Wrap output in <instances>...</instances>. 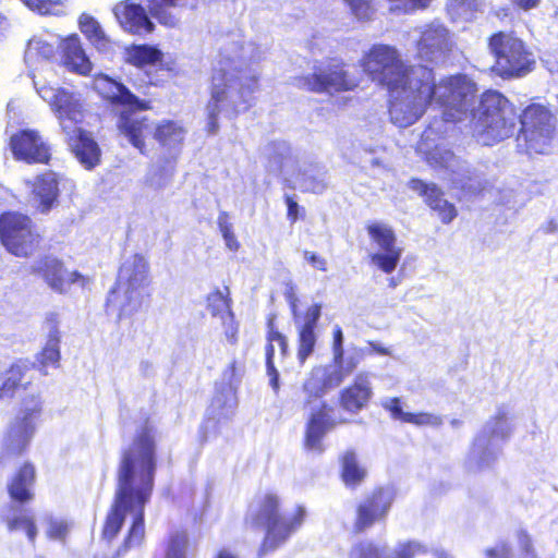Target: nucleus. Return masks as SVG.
<instances>
[{
	"label": "nucleus",
	"mask_w": 558,
	"mask_h": 558,
	"mask_svg": "<svg viewBox=\"0 0 558 558\" xmlns=\"http://www.w3.org/2000/svg\"><path fill=\"white\" fill-rule=\"evenodd\" d=\"M219 322L227 342L235 345L238 343L239 324L234 318V314H229L219 319Z\"/></svg>",
	"instance_id": "obj_53"
},
{
	"label": "nucleus",
	"mask_w": 558,
	"mask_h": 558,
	"mask_svg": "<svg viewBox=\"0 0 558 558\" xmlns=\"http://www.w3.org/2000/svg\"><path fill=\"white\" fill-rule=\"evenodd\" d=\"M342 62L332 60L315 68L312 75L300 77L296 85L313 92L350 90L356 86L355 78L344 71Z\"/></svg>",
	"instance_id": "obj_19"
},
{
	"label": "nucleus",
	"mask_w": 558,
	"mask_h": 558,
	"mask_svg": "<svg viewBox=\"0 0 558 558\" xmlns=\"http://www.w3.org/2000/svg\"><path fill=\"white\" fill-rule=\"evenodd\" d=\"M262 58V51L252 43L231 41L220 48L205 109L210 134L218 132L220 114L233 119L252 107L253 95L258 90Z\"/></svg>",
	"instance_id": "obj_2"
},
{
	"label": "nucleus",
	"mask_w": 558,
	"mask_h": 558,
	"mask_svg": "<svg viewBox=\"0 0 558 558\" xmlns=\"http://www.w3.org/2000/svg\"><path fill=\"white\" fill-rule=\"evenodd\" d=\"M322 306L319 304H313L307 310L303 317L300 319L298 316L295 319L296 327L315 329L316 324L320 317Z\"/></svg>",
	"instance_id": "obj_55"
},
{
	"label": "nucleus",
	"mask_w": 558,
	"mask_h": 558,
	"mask_svg": "<svg viewBox=\"0 0 558 558\" xmlns=\"http://www.w3.org/2000/svg\"><path fill=\"white\" fill-rule=\"evenodd\" d=\"M267 367V375L269 377V385L272 388L275 395H278L280 390V384H279V373L277 368L274 365H266Z\"/></svg>",
	"instance_id": "obj_62"
},
{
	"label": "nucleus",
	"mask_w": 558,
	"mask_h": 558,
	"mask_svg": "<svg viewBox=\"0 0 558 558\" xmlns=\"http://www.w3.org/2000/svg\"><path fill=\"white\" fill-rule=\"evenodd\" d=\"M155 470V456H123L120 462L116 493L100 532L101 538L111 543L121 532L126 514L133 513L116 557L141 546L145 539V506L153 495Z\"/></svg>",
	"instance_id": "obj_3"
},
{
	"label": "nucleus",
	"mask_w": 558,
	"mask_h": 558,
	"mask_svg": "<svg viewBox=\"0 0 558 558\" xmlns=\"http://www.w3.org/2000/svg\"><path fill=\"white\" fill-rule=\"evenodd\" d=\"M299 185L303 191L320 194L326 190L327 181L322 173L314 175L305 172L299 178Z\"/></svg>",
	"instance_id": "obj_48"
},
{
	"label": "nucleus",
	"mask_w": 558,
	"mask_h": 558,
	"mask_svg": "<svg viewBox=\"0 0 558 558\" xmlns=\"http://www.w3.org/2000/svg\"><path fill=\"white\" fill-rule=\"evenodd\" d=\"M33 82L39 97L48 104L57 118L80 163L86 169H93L99 163L100 149L92 136L80 126L85 116L82 96L71 88L43 82L36 74H33Z\"/></svg>",
	"instance_id": "obj_5"
},
{
	"label": "nucleus",
	"mask_w": 558,
	"mask_h": 558,
	"mask_svg": "<svg viewBox=\"0 0 558 558\" xmlns=\"http://www.w3.org/2000/svg\"><path fill=\"white\" fill-rule=\"evenodd\" d=\"M26 184L32 189V201L41 213L49 211L59 196V180L52 171L37 175Z\"/></svg>",
	"instance_id": "obj_25"
},
{
	"label": "nucleus",
	"mask_w": 558,
	"mask_h": 558,
	"mask_svg": "<svg viewBox=\"0 0 558 558\" xmlns=\"http://www.w3.org/2000/svg\"><path fill=\"white\" fill-rule=\"evenodd\" d=\"M365 355H371V351H367V349H356L354 354L349 355L348 357H344V353L342 354V372L344 374V378L349 376L360 364L362 359Z\"/></svg>",
	"instance_id": "obj_54"
},
{
	"label": "nucleus",
	"mask_w": 558,
	"mask_h": 558,
	"mask_svg": "<svg viewBox=\"0 0 558 558\" xmlns=\"http://www.w3.org/2000/svg\"><path fill=\"white\" fill-rule=\"evenodd\" d=\"M303 257L315 269L320 271H327V260L323 256L312 251H304Z\"/></svg>",
	"instance_id": "obj_61"
},
{
	"label": "nucleus",
	"mask_w": 558,
	"mask_h": 558,
	"mask_svg": "<svg viewBox=\"0 0 558 558\" xmlns=\"http://www.w3.org/2000/svg\"><path fill=\"white\" fill-rule=\"evenodd\" d=\"M450 10L458 17L469 20L472 17L473 12L477 9L476 0H451Z\"/></svg>",
	"instance_id": "obj_52"
},
{
	"label": "nucleus",
	"mask_w": 558,
	"mask_h": 558,
	"mask_svg": "<svg viewBox=\"0 0 558 558\" xmlns=\"http://www.w3.org/2000/svg\"><path fill=\"white\" fill-rule=\"evenodd\" d=\"M266 154L269 158H272V154L275 155L274 161L269 165L271 171H283L290 160V149L286 144H272L266 148Z\"/></svg>",
	"instance_id": "obj_44"
},
{
	"label": "nucleus",
	"mask_w": 558,
	"mask_h": 558,
	"mask_svg": "<svg viewBox=\"0 0 558 558\" xmlns=\"http://www.w3.org/2000/svg\"><path fill=\"white\" fill-rule=\"evenodd\" d=\"M519 422L520 416L511 407L499 405L474 437V449L488 451L499 448L510 440Z\"/></svg>",
	"instance_id": "obj_16"
},
{
	"label": "nucleus",
	"mask_w": 558,
	"mask_h": 558,
	"mask_svg": "<svg viewBox=\"0 0 558 558\" xmlns=\"http://www.w3.org/2000/svg\"><path fill=\"white\" fill-rule=\"evenodd\" d=\"M521 131L518 136L520 147L527 154H549L555 145L556 119L538 104L527 106L521 117Z\"/></svg>",
	"instance_id": "obj_10"
},
{
	"label": "nucleus",
	"mask_w": 558,
	"mask_h": 558,
	"mask_svg": "<svg viewBox=\"0 0 558 558\" xmlns=\"http://www.w3.org/2000/svg\"><path fill=\"white\" fill-rule=\"evenodd\" d=\"M185 129L177 121L163 120L154 128V138L168 150L178 149L185 137Z\"/></svg>",
	"instance_id": "obj_32"
},
{
	"label": "nucleus",
	"mask_w": 558,
	"mask_h": 558,
	"mask_svg": "<svg viewBox=\"0 0 558 558\" xmlns=\"http://www.w3.org/2000/svg\"><path fill=\"white\" fill-rule=\"evenodd\" d=\"M61 38L58 35L46 34L35 36L28 41L25 51V61L29 66H35L40 61H49L60 48Z\"/></svg>",
	"instance_id": "obj_29"
},
{
	"label": "nucleus",
	"mask_w": 558,
	"mask_h": 558,
	"mask_svg": "<svg viewBox=\"0 0 558 558\" xmlns=\"http://www.w3.org/2000/svg\"><path fill=\"white\" fill-rule=\"evenodd\" d=\"M411 186L425 197V202L433 210L438 213L442 222L449 223L456 218L457 210L454 206L442 198L436 185H428L420 180H413Z\"/></svg>",
	"instance_id": "obj_30"
},
{
	"label": "nucleus",
	"mask_w": 558,
	"mask_h": 558,
	"mask_svg": "<svg viewBox=\"0 0 558 558\" xmlns=\"http://www.w3.org/2000/svg\"><path fill=\"white\" fill-rule=\"evenodd\" d=\"M172 175L173 166L170 162L167 165L156 162L148 168L144 177V183L153 190H160L169 184Z\"/></svg>",
	"instance_id": "obj_38"
},
{
	"label": "nucleus",
	"mask_w": 558,
	"mask_h": 558,
	"mask_svg": "<svg viewBox=\"0 0 558 558\" xmlns=\"http://www.w3.org/2000/svg\"><path fill=\"white\" fill-rule=\"evenodd\" d=\"M149 12L155 16L161 24L166 26H175L178 19L168 12L171 8H184L187 7L190 0H146Z\"/></svg>",
	"instance_id": "obj_35"
},
{
	"label": "nucleus",
	"mask_w": 558,
	"mask_h": 558,
	"mask_svg": "<svg viewBox=\"0 0 558 558\" xmlns=\"http://www.w3.org/2000/svg\"><path fill=\"white\" fill-rule=\"evenodd\" d=\"M33 272L40 276L47 286L57 293H68L72 287L84 288L89 279L76 270L68 269L54 257H45L33 266Z\"/></svg>",
	"instance_id": "obj_20"
},
{
	"label": "nucleus",
	"mask_w": 558,
	"mask_h": 558,
	"mask_svg": "<svg viewBox=\"0 0 558 558\" xmlns=\"http://www.w3.org/2000/svg\"><path fill=\"white\" fill-rule=\"evenodd\" d=\"M208 310L211 316L218 319L233 313L230 300L222 291H216L209 295Z\"/></svg>",
	"instance_id": "obj_42"
},
{
	"label": "nucleus",
	"mask_w": 558,
	"mask_h": 558,
	"mask_svg": "<svg viewBox=\"0 0 558 558\" xmlns=\"http://www.w3.org/2000/svg\"><path fill=\"white\" fill-rule=\"evenodd\" d=\"M112 12L120 26L129 33L143 35L154 29V24L140 4L121 1L113 7Z\"/></svg>",
	"instance_id": "obj_24"
},
{
	"label": "nucleus",
	"mask_w": 558,
	"mask_h": 558,
	"mask_svg": "<svg viewBox=\"0 0 558 558\" xmlns=\"http://www.w3.org/2000/svg\"><path fill=\"white\" fill-rule=\"evenodd\" d=\"M161 52L150 46H134L128 51V60L138 66L155 64L161 60Z\"/></svg>",
	"instance_id": "obj_39"
},
{
	"label": "nucleus",
	"mask_w": 558,
	"mask_h": 558,
	"mask_svg": "<svg viewBox=\"0 0 558 558\" xmlns=\"http://www.w3.org/2000/svg\"><path fill=\"white\" fill-rule=\"evenodd\" d=\"M495 58L493 71L502 77L520 76L530 71L533 60L524 43L512 33L499 32L488 41Z\"/></svg>",
	"instance_id": "obj_11"
},
{
	"label": "nucleus",
	"mask_w": 558,
	"mask_h": 558,
	"mask_svg": "<svg viewBox=\"0 0 558 558\" xmlns=\"http://www.w3.org/2000/svg\"><path fill=\"white\" fill-rule=\"evenodd\" d=\"M427 553V548L415 541L400 543L388 558H415Z\"/></svg>",
	"instance_id": "obj_47"
},
{
	"label": "nucleus",
	"mask_w": 558,
	"mask_h": 558,
	"mask_svg": "<svg viewBox=\"0 0 558 558\" xmlns=\"http://www.w3.org/2000/svg\"><path fill=\"white\" fill-rule=\"evenodd\" d=\"M69 533V524L65 521L50 522L47 536L51 539L64 541Z\"/></svg>",
	"instance_id": "obj_60"
},
{
	"label": "nucleus",
	"mask_w": 558,
	"mask_h": 558,
	"mask_svg": "<svg viewBox=\"0 0 558 558\" xmlns=\"http://www.w3.org/2000/svg\"><path fill=\"white\" fill-rule=\"evenodd\" d=\"M380 404L390 413V416L393 420L408 423V416H410L411 412L403 411L401 400L399 398H385L381 400Z\"/></svg>",
	"instance_id": "obj_51"
},
{
	"label": "nucleus",
	"mask_w": 558,
	"mask_h": 558,
	"mask_svg": "<svg viewBox=\"0 0 558 558\" xmlns=\"http://www.w3.org/2000/svg\"><path fill=\"white\" fill-rule=\"evenodd\" d=\"M517 537H518V542H519L521 551L524 555L530 556L531 558H536V551L534 548L533 539H532L531 535L527 533V531H525V530L518 531Z\"/></svg>",
	"instance_id": "obj_59"
},
{
	"label": "nucleus",
	"mask_w": 558,
	"mask_h": 558,
	"mask_svg": "<svg viewBox=\"0 0 558 558\" xmlns=\"http://www.w3.org/2000/svg\"><path fill=\"white\" fill-rule=\"evenodd\" d=\"M27 365L23 362L13 363L0 377V400L10 401L17 388L22 386Z\"/></svg>",
	"instance_id": "obj_33"
},
{
	"label": "nucleus",
	"mask_w": 558,
	"mask_h": 558,
	"mask_svg": "<svg viewBox=\"0 0 558 558\" xmlns=\"http://www.w3.org/2000/svg\"><path fill=\"white\" fill-rule=\"evenodd\" d=\"M95 90L109 101L118 114L117 128L136 149L145 154V137L153 128L146 117L140 111L149 109L147 101L137 98L122 83L114 81L105 74L94 77Z\"/></svg>",
	"instance_id": "obj_7"
},
{
	"label": "nucleus",
	"mask_w": 558,
	"mask_h": 558,
	"mask_svg": "<svg viewBox=\"0 0 558 558\" xmlns=\"http://www.w3.org/2000/svg\"><path fill=\"white\" fill-rule=\"evenodd\" d=\"M10 147L16 160L26 163H46L50 149L37 131L23 130L11 136Z\"/></svg>",
	"instance_id": "obj_22"
},
{
	"label": "nucleus",
	"mask_w": 558,
	"mask_h": 558,
	"mask_svg": "<svg viewBox=\"0 0 558 558\" xmlns=\"http://www.w3.org/2000/svg\"><path fill=\"white\" fill-rule=\"evenodd\" d=\"M35 468L31 462L22 464L8 483V494L11 500L21 505L27 504L34 498L32 486L35 483Z\"/></svg>",
	"instance_id": "obj_26"
},
{
	"label": "nucleus",
	"mask_w": 558,
	"mask_h": 558,
	"mask_svg": "<svg viewBox=\"0 0 558 558\" xmlns=\"http://www.w3.org/2000/svg\"><path fill=\"white\" fill-rule=\"evenodd\" d=\"M450 78H462L470 85V92H449V109L445 110L448 123H465L473 135L483 145H494L510 137L517 125V114L511 102L499 92L487 90L476 100V85L464 75Z\"/></svg>",
	"instance_id": "obj_4"
},
{
	"label": "nucleus",
	"mask_w": 558,
	"mask_h": 558,
	"mask_svg": "<svg viewBox=\"0 0 558 558\" xmlns=\"http://www.w3.org/2000/svg\"><path fill=\"white\" fill-rule=\"evenodd\" d=\"M408 423L417 427L438 428L444 424V417L432 412L410 413V416H408Z\"/></svg>",
	"instance_id": "obj_45"
},
{
	"label": "nucleus",
	"mask_w": 558,
	"mask_h": 558,
	"mask_svg": "<svg viewBox=\"0 0 558 558\" xmlns=\"http://www.w3.org/2000/svg\"><path fill=\"white\" fill-rule=\"evenodd\" d=\"M305 509L298 506L291 515L281 512V501L278 495L267 493L258 502L256 512L251 519L254 526L263 525L265 536L259 545V558L275 551L302 525Z\"/></svg>",
	"instance_id": "obj_9"
},
{
	"label": "nucleus",
	"mask_w": 558,
	"mask_h": 558,
	"mask_svg": "<svg viewBox=\"0 0 558 558\" xmlns=\"http://www.w3.org/2000/svg\"><path fill=\"white\" fill-rule=\"evenodd\" d=\"M238 408L236 389L234 386H220L207 409L205 429H216L217 425H225L232 420Z\"/></svg>",
	"instance_id": "obj_23"
},
{
	"label": "nucleus",
	"mask_w": 558,
	"mask_h": 558,
	"mask_svg": "<svg viewBox=\"0 0 558 558\" xmlns=\"http://www.w3.org/2000/svg\"><path fill=\"white\" fill-rule=\"evenodd\" d=\"M367 476L366 469L356 460L355 456H343L340 477L347 487L360 486Z\"/></svg>",
	"instance_id": "obj_37"
},
{
	"label": "nucleus",
	"mask_w": 558,
	"mask_h": 558,
	"mask_svg": "<svg viewBox=\"0 0 558 558\" xmlns=\"http://www.w3.org/2000/svg\"><path fill=\"white\" fill-rule=\"evenodd\" d=\"M80 28L97 50H108L110 41L98 21H96L93 16L85 13L82 14L80 17Z\"/></svg>",
	"instance_id": "obj_36"
},
{
	"label": "nucleus",
	"mask_w": 558,
	"mask_h": 558,
	"mask_svg": "<svg viewBox=\"0 0 558 558\" xmlns=\"http://www.w3.org/2000/svg\"><path fill=\"white\" fill-rule=\"evenodd\" d=\"M43 413V400L38 395L26 396L3 435V446L12 453L26 451L36 433Z\"/></svg>",
	"instance_id": "obj_13"
},
{
	"label": "nucleus",
	"mask_w": 558,
	"mask_h": 558,
	"mask_svg": "<svg viewBox=\"0 0 558 558\" xmlns=\"http://www.w3.org/2000/svg\"><path fill=\"white\" fill-rule=\"evenodd\" d=\"M60 49L62 62L68 70L81 75H87L92 71V62L76 35L61 39Z\"/></svg>",
	"instance_id": "obj_27"
},
{
	"label": "nucleus",
	"mask_w": 558,
	"mask_h": 558,
	"mask_svg": "<svg viewBox=\"0 0 558 558\" xmlns=\"http://www.w3.org/2000/svg\"><path fill=\"white\" fill-rule=\"evenodd\" d=\"M187 535L184 532L175 533L169 537L166 558H185V547L187 545Z\"/></svg>",
	"instance_id": "obj_49"
},
{
	"label": "nucleus",
	"mask_w": 558,
	"mask_h": 558,
	"mask_svg": "<svg viewBox=\"0 0 558 558\" xmlns=\"http://www.w3.org/2000/svg\"><path fill=\"white\" fill-rule=\"evenodd\" d=\"M241 371L238 362L233 360L230 362L222 373L223 384L221 386H234L236 388L240 383Z\"/></svg>",
	"instance_id": "obj_57"
},
{
	"label": "nucleus",
	"mask_w": 558,
	"mask_h": 558,
	"mask_svg": "<svg viewBox=\"0 0 558 558\" xmlns=\"http://www.w3.org/2000/svg\"><path fill=\"white\" fill-rule=\"evenodd\" d=\"M343 380L342 365L332 362L315 366L305 378L302 390L305 395L304 408L310 413L305 435L308 450H320L324 435L333 427L347 423V418L339 410L325 401H319Z\"/></svg>",
	"instance_id": "obj_6"
},
{
	"label": "nucleus",
	"mask_w": 558,
	"mask_h": 558,
	"mask_svg": "<svg viewBox=\"0 0 558 558\" xmlns=\"http://www.w3.org/2000/svg\"><path fill=\"white\" fill-rule=\"evenodd\" d=\"M374 396L372 386V375L367 372H360L355 375L353 381L348 387L343 388L339 393L338 409L347 418L354 416L364 410Z\"/></svg>",
	"instance_id": "obj_21"
},
{
	"label": "nucleus",
	"mask_w": 558,
	"mask_h": 558,
	"mask_svg": "<svg viewBox=\"0 0 558 558\" xmlns=\"http://www.w3.org/2000/svg\"><path fill=\"white\" fill-rule=\"evenodd\" d=\"M416 43V57L427 64L445 63L456 47L453 34L440 22L433 21L412 32Z\"/></svg>",
	"instance_id": "obj_14"
},
{
	"label": "nucleus",
	"mask_w": 558,
	"mask_h": 558,
	"mask_svg": "<svg viewBox=\"0 0 558 558\" xmlns=\"http://www.w3.org/2000/svg\"><path fill=\"white\" fill-rule=\"evenodd\" d=\"M9 532L24 531L28 542L35 544L38 535V529L35 517L26 511H20L14 515H5L1 518Z\"/></svg>",
	"instance_id": "obj_34"
},
{
	"label": "nucleus",
	"mask_w": 558,
	"mask_h": 558,
	"mask_svg": "<svg viewBox=\"0 0 558 558\" xmlns=\"http://www.w3.org/2000/svg\"><path fill=\"white\" fill-rule=\"evenodd\" d=\"M149 263L138 253L126 256L119 269L116 288L107 299V310L119 319L137 313L144 303L145 289L149 286Z\"/></svg>",
	"instance_id": "obj_8"
},
{
	"label": "nucleus",
	"mask_w": 558,
	"mask_h": 558,
	"mask_svg": "<svg viewBox=\"0 0 558 558\" xmlns=\"http://www.w3.org/2000/svg\"><path fill=\"white\" fill-rule=\"evenodd\" d=\"M486 558H511L512 547L509 542L500 541L495 546L485 549Z\"/></svg>",
	"instance_id": "obj_56"
},
{
	"label": "nucleus",
	"mask_w": 558,
	"mask_h": 558,
	"mask_svg": "<svg viewBox=\"0 0 558 558\" xmlns=\"http://www.w3.org/2000/svg\"><path fill=\"white\" fill-rule=\"evenodd\" d=\"M48 335L43 350L37 354V362L43 366H57L60 360V331L58 315L51 313L46 318Z\"/></svg>",
	"instance_id": "obj_31"
},
{
	"label": "nucleus",
	"mask_w": 558,
	"mask_h": 558,
	"mask_svg": "<svg viewBox=\"0 0 558 558\" xmlns=\"http://www.w3.org/2000/svg\"><path fill=\"white\" fill-rule=\"evenodd\" d=\"M396 492L389 486H376L354 509L353 532L362 534L378 522H384L393 505Z\"/></svg>",
	"instance_id": "obj_17"
},
{
	"label": "nucleus",
	"mask_w": 558,
	"mask_h": 558,
	"mask_svg": "<svg viewBox=\"0 0 558 558\" xmlns=\"http://www.w3.org/2000/svg\"><path fill=\"white\" fill-rule=\"evenodd\" d=\"M299 331V350H298V359L301 363H304L305 360L313 353L316 336L314 330L310 328L296 327Z\"/></svg>",
	"instance_id": "obj_43"
},
{
	"label": "nucleus",
	"mask_w": 558,
	"mask_h": 558,
	"mask_svg": "<svg viewBox=\"0 0 558 558\" xmlns=\"http://www.w3.org/2000/svg\"><path fill=\"white\" fill-rule=\"evenodd\" d=\"M374 0H344L352 14L359 20H368L373 12ZM390 10L395 12L408 13L416 9L426 8L430 0H387Z\"/></svg>",
	"instance_id": "obj_28"
},
{
	"label": "nucleus",
	"mask_w": 558,
	"mask_h": 558,
	"mask_svg": "<svg viewBox=\"0 0 558 558\" xmlns=\"http://www.w3.org/2000/svg\"><path fill=\"white\" fill-rule=\"evenodd\" d=\"M360 64L371 78L387 88L403 80H408L412 69L420 65L407 66L400 58L398 50L388 45L373 46L361 59Z\"/></svg>",
	"instance_id": "obj_12"
},
{
	"label": "nucleus",
	"mask_w": 558,
	"mask_h": 558,
	"mask_svg": "<svg viewBox=\"0 0 558 558\" xmlns=\"http://www.w3.org/2000/svg\"><path fill=\"white\" fill-rule=\"evenodd\" d=\"M408 80L393 85L389 90V117L390 121L398 128H408L414 124L425 112L428 106L439 109L441 119H435L422 133L418 149L427 155L428 160H434L444 168H451L454 162V155L445 150L439 151L435 145L436 138L441 137L446 132L445 110L449 109V92H470V85L462 78H441L435 82L433 69L423 64L410 71Z\"/></svg>",
	"instance_id": "obj_1"
},
{
	"label": "nucleus",
	"mask_w": 558,
	"mask_h": 558,
	"mask_svg": "<svg viewBox=\"0 0 558 558\" xmlns=\"http://www.w3.org/2000/svg\"><path fill=\"white\" fill-rule=\"evenodd\" d=\"M157 430L150 424L141 427L134 438V450L136 453H154L156 449Z\"/></svg>",
	"instance_id": "obj_40"
},
{
	"label": "nucleus",
	"mask_w": 558,
	"mask_h": 558,
	"mask_svg": "<svg viewBox=\"0 0 558 558\" xmlns=\"http://www.w3.org/2000/svg\"><path fill=\"white\" fill-rule=\"evenodd\" d=\"M38 239L39 235L27 216L17 213L0 216V240L10 253L27 256L37 246Z\"/></svg>",
	"instance_id": "obj_15"
},
{
	"label": "nucleus",
	"mask_w": 558,
	"mask_h": 558,
	"mask_svg": "<svg viewBox=\"0 0 558 558\" xmlns=\"http://www.w3.org/2000/svg\"><path fill=\"white\" fill-rule=\"evenodd\" d=\"M367 351H371V355L373 353L379 354V355H391V349L388 347H385L381 342L378 341H368L367 347L365 348Z\"/></svg>",
	"instance_id": "obj_63"
},
{
	"label": "nucleus",
	"mask_w": 558,
	"mask_h": 558,
	"mask_svg": "<svg viewBox=\"0 0 558 558\" xmlns=\"http://www.w3.org/2000/svg\"><path fill=\"white\" fill-rule=\"evenodd\" d=\"M218 227L222 234V238L225 240L226 246L232 251L235 252L239 248V242L236 240L235 234L232 231V226L228 221V215L227 213H221L218 217Z\"/></svg>",
	"instance_id": "obj_50"
},
{
	"label": "nucleus",
	"mask_w": 558,
	"mask_h": 558,
	"mask_svg": "<svg viewBox=\"0 0 558 558\" xmlns=\"http://www.w3.org/2000/svg\"><path fill=\"white\" fill-rule=\"evenodd\" d=\"M278 347L282 355H286L288 349L287 338L276 330L268 333V344L266 345V365H274L275 348Z\"/></svg>",
	"instance_id": "obj_46"
},
{
	"label": "nucleus",
	"mask_w": 558,
	"mask_h": 558,
	"mask_svg": "<svg viewBox=\"0 0 558 558\" xmlns=\"http://www.w3.org/2000/svg\"><path fill=\"white\" fill-rule=\"evenodd\" d=\"M343 350V332L340 326L333 327L332 363L341 364Z\"/></svg>",
	"instance_id": "obj_58"
},
{
	"label": "nucleus",
	"mask_w": 558,
	"mask_h": 558,
	"mask_svg": "<svg viewBox=\"0 0 558 558\" xmlns=\"http://www.w3.org/2000/svg\"><path fill=\"white\" fill-rule=\"evenodd\" d=\"M372 244L376 248L371 253V262L386 274H391L398 266L402 248L397 245L393 230L384 222H373L367 226Z\"/></svg>",
	"instance_id": "obj_18"
},
{
	"label": "nucleus",
	"mask_w": 558,
	"mask_h": 558,
	"mask_svg": "<svg viewBox=\"0 0 558 558\" xmlns=\"http://www.w3.org/2000/svg\"><path fill=\"white\" fill-rule=\"evenodd\" d=\"M287 205H288V217L294 222L298 219V203H295L292 198H287Z\"/></svg>",
	"instance_id": "obj_64"
},
{
	"label": "nucleus",
	"mask_w": 558,
	"mask_h": 558,
	"mask_svg": "<svg viewBox=\"0 0 558 558\" xmlns=\"http://www.w3.org/2000/svg\"><path fill=\"white\" fill-rule=\"evenodd\" d=\"M349 558H387L384 546L373 541H360L355 543L349 553Z\"/></svg>",
	"instance_id": "obj_41"
}]
</instances>
